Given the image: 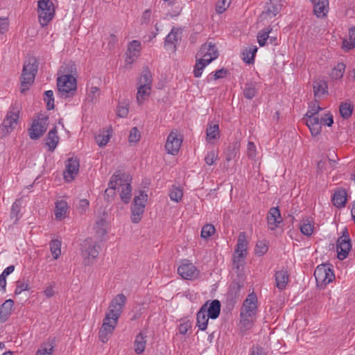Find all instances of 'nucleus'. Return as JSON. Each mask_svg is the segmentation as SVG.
Here are the masks:
<instances>
[{
	"mask_svg": "<svg viewBox=\"0 0 355 355\" xmlns=\"http://www.w3.org/2000/svg\"><path fill=\"white\" fill-rule=\"evenodd\" d=\"M38 64L35 58H30L23 67L21 76V92L24 93L28 89L35 78L37 72Z\"/></svg>",
	"mask_w": 355,
	"mask_h": 355,
	"instance_id": "1",
	"label": "nucleus"
},
{
	"mask_svg": "<svg viewBox=\"0 0 355 355\" xmlns=\"http://www.w3.org/2000/svg\"><path fill=\"white\" fill-rule=\"evenodd\" d=\"M110 186L111 188L118 187L121 200L125 204L130 202L132 197V189L128 175L124 174L123 175H113L110 180Z\"/></svg>",
	"mask_w": 355,
	"mask_h": 355,
	"instance_id": "2",
	"label": "nucleus"
},
{
	"mask_svg": "<svg viewBox=\"0 0 355 355\" xmlns=\"http://www.w3.org/2000/svg\"><path fill=\"white\" fill-rule=\"evenodd\" d=\"M57 86L62 98H67L75 94L77 80L73 75H62L58 78Z\"/></svg>",
	"mask_w": 355,
	"mask_h": 355,
	"instance_id": "3",
	"label": "nucleus"
},
{
	"mask_svg": "<svg viewBox=\"0 0 355 355\" xmlns=\"http://www.w3.org/2000/svg\"><path fill=\"white\" fill-rule=\"evenodd\" d=\"M19 114L20 110L18 107L12 106L10 108L0 126V134L2 137H6L15 128Z\"/></svg>",
	"mask_w": 355,
	"mask_h": 355,
	"instance_id": "4",
	"label": "nucleus"
},
{
	"mask_svg": "<svg viewBox=\"0 0 355 355\" xmlns=\"http://www.w3.org/2000/svg\"><path fill=\"white\" fill-rule=\"evenodd\" d=\"M314 276L318 286H324L331 282L335 275L331 266L328 263L318 265L315 270Z\"/></svg>",
	"mask_w": 355,
	"mask_h": 355,
	"instance_id": "5",
	"label": "nucleus"
},
{
	"mask_svg": "<svg viewBox=\"0 0 355 355\" xmlns=\"http://www.w3.org/2000/svg\"><path fill=\"white\" fill-rule=\"evenodd\" d=\"M55 15L54 5L51 0L38 1V15L40 25L46 26Z\"/></svg>",
	"mask_w": 355,
	"mask_h": 355,
	"instance_id": "6",
	"label": "nucleus"
},
{
	"mask_svg": "<svg viewBox=\"0 0 355 355\" xmlns=\"http://www.w3.org/2000/svg\"><path fill=\"white\" fill-rule=\"evenodd\" d=\"M80 250L84 259V264L87 266L92 264L99 253L96 243L91 238H87L83 241L81 244Z\"/></svg>",
	"mask_w": 355,
	"mask_h": 355,
	"instance_id": "7",
	"label": "nucleus"
},
{
	"mask_svg": "<svg viewBox=\"0 0 355 355\" xmlns=\"http://www.w3.org/2000/svg\"><path fill=\"white\" fill-rule=\"evenodd\" d=\"M147 200L148 195L144 191H140L139 195L134 198L131 208L132 223H137L141 220Z\"/></svg>",
	"mask_w": 355,
	"mask_h": 355,
	"instance_id": "8",
	"label": "nucleus"
},
{
	"mask_svg": "<svg viewBox=\"0 0 355 355\" xmlns=\"http://www.w3.org/2000/svg\"><path fill=\"white\" fill-rule=\"evenodd\" d=\"M126 300V297L123 293L118 294L111 301L105 316H108L110 318H112V319L118 321L123 312Z\"/></svg>",
	"mask_w": 355,
	"mask_h": 355,
	"instance_id": "9",
	"label": "nucleus"
},
{
	"mask_svg": "<svg viewBox=\"0 0 355 355\" xmlns=\"http://www.w3.org/2000/svg\"><path fill=\"white\" fill-rule=\"evenodd\" d=\"M48 122V116H44L34 120L31 128L28 129L30 138L33 140L40 138L47 129L49 125Z\"/></svg>",
	"mask_w": 355,
	"mask_h": 355,
	"instance_id": "10",
	"label": "nucleus"
},
{
	"mask_svg": "<svg viewBox=\"0 0 355 355\" xmlns=\"http://www.w3.org/2000/svg\"><path fill=\"white\" fill-rule=\"evenodd\" d=\"M182 143V137L178 134V130H172L168 135L165 149L168 154L175 155L179 153Z\"/></svg>",
	"mask_w": 355,
	"mask_h": 355,
	"instance_id": "11",
	"label": "nucleus"
},
{
	"mask_svg": "<svg viewBox=\"0 0 355 355\" xmlns=\"http://www.w3.org/2000/svg\"><path fill=\"white\" fill-rule=\"evenodd\" d=\"M258 309V300L257 295L252 292L247 296L243 301L240 310V314L247 316L255 317Z\"/></svg>",
	"mask_w": 355,
	"mask_h": 355,
	"instance_id": "12",
	"label": "nucleus"
},
{
	"mask_svg": "<svg viewBox=\"0 0 355 355\" xmlns=\"http://www.w3.org/2000/svg\"><path fill=\"white\" fill-rule=\"evenodd\" d=\"M118 321L105 316L103 324L98 331V338L103 343H105L112 335L113 331L116 327Z\"/></svg>",
	"mask_w": 355,
	"mask_h": 355,
	"instance_id": "13",
	"label": "nucleus"
},
{
	"mask_svg": "<svg viewBox=\"0 0 355 355\" xmlns=\"http://www.w3.org/2000/svg\"><path fill=\"white\" fill-rule=\"evenodd\" d=\"M218 56V52L215 44L211 42L205 43L201 46L200 51L196 54V58H201L207 61V63H211Z\"/></svg>",
	"mask_w": 355,
	"mask_h": 355,
	"instance_id": "14",
	"label": "nucleus"
},
{
	"mask_svg": "<svg viewBox=\"0 0 355 355\" xmlns=\"http://www.w3.org/2000/svg\"><path fill=\"white\" fill-rule=\"evenodd\" d=\"M352 248L351 241L348 234H343L339 237L336 243V251L338 258L340 260L345 259Z\"/></svg>",
	"mask_w": 355,
	"mask_h": 355,
	"instance_id": "15",
	"label": "nucleus"
},
{
	"mask_svg": "<svg viewBox=\"0 0 355 355\" xmlns=\"http://www.w3.org/2000/svg\"><path fill=\"white\" fill-rule=\"evenodd\" d=\"M79 160L78 159L69 158L66 162L65 171H64V178L67 182L72 181L79 171Z\"/></svg>",
	"mask_w": 355,
	"mask_h": 355,
	"instance_id": "16",
	"label": "nucleus"
},
{
	"mask_svg": "<svg viewBox=\"0 0 355 355\" xmlns=\"http://www.w3.org/2000/svg\"><path fill=\"white\" fill-rule=\"evenodd\" d=\"M178 274L185 279H194L198 276V270L192 263H184L178 268Z\"/></svg>",
	"mask_w": 355,
	"mask_h": 355,
	"instance_id": "17",
	"label": "nucleus"
},
{
	"mask_svg": "<svg viewBox=\"0 0 355 355\" xmlns=\"http://www.w3.org/2000/svg\"><path fill=\"white\" fill-rule=\"evenodd\" d=\"M268 227L275 230L282 223V218L278 207H271L267 216Z\"/></svg>",
	"mask_w": 355,
	"mask_h": 355,
	"instance_id": "18",
	"label": "nucleus"
},
{
	"mask_svg": "<svg viewBox=\"0 0 355 355\" xmlns=\"http://www.w3.org/2000/svg\"><path fill=\"white\" fill-rule=\"evenodd\" d=\"M282 6V0H268L266 3L263 15L272 18L281 11Z\"/></svg>",
	"mask_w": 355,
	"mask_h": 355,
	"instance_id": "19",
	"label": "nucleus"
},
{
	"mask_svg": "<svg viewBox=\"0 0 355 355\" xmlns=\"http://www.w3.org/2000/svg\"><path fill=\"white\" fill-rule=\"evenodd\" d=\"M203 305H206L205 313L210 319L215 320L219 316L221 305L218 300H214L211 302L209 300L206 301Z\"/></svg>",
	"mask_w": 355,
	"mask_h": 355,
	"instance_id": "20",
	"label": "nucleus"
},
{
	"mask_svg": "<svg viewBox=\"0 0 355 355\" xmlns=\"http://www.w3.org/2000/svg\"><path fill=\"white\" fill-rule=\"evenodd\" d=\"M313 12L318 17H324L329 11V0H311Z\"/></svg>",
	"mask_w": 355,
	"mask_h": 355,
	"instance_id": "21",
	"label": "nucleus"
},
{
	"mask_svg": "<svg viewBox=\"0 0 355 355\" xmlns=\"http://www.w3.org/2000/svg\"><path fill=\"white\" fill-rule=\"evenodd\" d=\"M275 277L276 286L279 290H284L289 280V274L287 269L283 268L282 270L277 271Z\"/></svg>",
	"mask_w": 355,
	"mask_h": 355,
	"instance_id": "22",
	"label": "nucleus"
},
{
	"mask_svg": "<svg viewBox=\"0 0 355 355\" xmlns=\"http://www.w3.org/2000/svg\"><path fill=\"white\" fill-rule=\"evenodd\" d=\"M59 137L58 136L57 127L54 126L48 132L45 145L48 146L49 150L53 152L58 146Z\"/></svg>",
	"mask_w": 355,
	"mask_h": 355,
	"instance_id": "23",
	"label": "nucleus"
},
{
	"mask_svg": "<svg viewBox=\"0 0 355 355\" xmlns=\"http://www.w3.org/2000/svg\"><path fill=\"white\" fill-rule=\"evenodd\" d=\"M205 306L206 305H202L196 314V327L201 331H205L207 329L209 318L207 313H205Z\"/></svg>",
	"mask_w": 355,
	"mask_h": 355,
	"instance_id": "24",
	"label": "nucleus"
},
{
	"mask_svg": "<svg viewBox=\"0 0 355 355\" xmlns=\"http://www.w3.org/2000/svg\"><path fill=\"white\" fill-rule=\"evenodd\" d=\"M14 305V302L12 300H6L1 306H0V322H5L10 315H11L12 309Z\"/></svg>",
	"mask_w": 355,
	"mask_h": 355,
	"instance_id": "25",
	"label": "nucleus"
},
{
	"mask_svg": "<svg viewBox=\"0 0 355 355\" xmlns=\"http://www.w3.org/2000/svg\"><path fill=\"white\" fill-rule=\"evenodd\" d=\"M331 201L333 205L338 208L345 207L347 202L346 191L345 189L336 191L332 196Z\"/></svg>",
	"mask_w": 355,
	"mask_h": 355,
	"instance_id": "26",
	"label": "nucleus"
},
{
	"mask_svg": "<svg viewBox=\"0 0 355 355\" xmlns=\"http://www.w3.org/2000/svg\"><path fill=\"white\" fill-rule=\"evenodd\" d=\"M153 78L150 71L148 67L144 68L138 79V87H152Z\"/></svg>",
	"mask_w": 355,
	"mask_h": 355,
	"instance_id": "27",
	"label": "nucleus"
},
{
	"mask_svg": "<svg viewBox=\"0 0 355 355\" xmlns=\"http://www.w3.org/2000/svg\"><path fill=\"white\" fill-rule=\"evenodd\" d=\"M69 207L67 202L63 200L55 202V217L56 220H61L67 216Z\"/></svg>",
	"mask_w": 355,
	"mask_h": 355,
	"instance_id": "28",
	"label": "nucleus"
},
{
	"mask_svg": "<svg viewBox=\"0 0 355 355\" xmlns=\"http://www.w3.org/2000/svg\"><path fill=\"white\" fill-rule=\"evenodd\" d=\"M248 244L245 233L241 232L237 240L235 253L237 254H242V256L245 257Z\"/></svg>",
	"mask_w": 355,
	"mask_h": 355,
	"instance_id": "29",
	"label": "nucleus"
},
{
	"mask_svg": "<svg viewBox=\"0 0 355 355\" xmlns=\"http://www.w3.org/2000/svg\"><path fill=\"white\" fill-rule=\"evenodd\" d=\"M255 317L240 314V331L243 334L249 331L254 325Z\"/></svg>",
	"mask_w": 355,
	"mask_h": 355,
	"instance_id": "30",
	"label": "nucleus"
},
{
	"mask_svg": "<svg viewBox=\"0 0 355 355\" xmlns=\"http://www.w3.org/2000/svg\"><path fill=\"white\" fill-rule=\"evenodd\" d=\"M146 336H144L141 333L137 335L134 342L135 352L136 354H141L144 352L146 345Z\"/></svg>",
	"mask_w": 355,
	"mask_h": 355,
	"instance_id": "31",
	"label": "nucleus"
},
{
	"mask_svg": "<svg viewBox=\"0 0 355 355\" xmlns=\"http://www.w3.org/2000/svg\"><path fill=\"white\" fill-rule=\"evenodd\" d=\"M112 131L110 130L100 131V132L95 136V141L100 147L105 146L110 139Z\"/></svg>",
	"mask_w": 355,
	"mask_h": 355,
	"instance_id": "32",
	"label": "nucleus"
},
{
	"mask_svg": "<svg viewBox=\"0 0 355 355\" xmlns=\"http://www.w3.org/2000/svg\"><path fill=\"white\" fill-rule=\"evenodd\" d=\"M258 49L257 46L252 45L248 48H246L242 55H243V60L247 64H251L254 62V55L257 53Z\"/></svg>",
	"mask_w": 355,
	"mask_h": 355,
	"instance_id": "33",
	"label": "nucleus"
},
{
	"mask_svg": "<svg viewBox=\"0 0 355 355\" xmlns=\"http://www.w3.org/2000/svg\"><path fill=\"white\" fill-rule=\"evenodd\" d=\"M300 229L301 232L307 236H310L313 232V225L309 218L302 219Z\"/></svg>",
	"mask_w": 355,
	"mask_h": 355,
	"instance_id": "34",
	"label": "nucleus"
},
{
	"mask_svg": "<svg viewBox=\"0 0 355 355\" xmlns=\"http://www.w3.org/2000/svg\"><path fill=\"white\" fill-rule=\"evenodd\" d=\"M178 33H179V29L173 28L172 30L171 31V32L168 34V35L165 38L164 45L168 46L170 44H171V45L173 44L174 45L173 49H176L175 43L178 40Z\"/></svg>",
	"mask_w": 355,
	"mask_h": 355,
	"instance_id": "35",
	"label": "nucleus"
},
{
	"mask_svg": "<svg viewBox=\"0 0 355 355\" xmlns=\"http://www.w3.org/2000/svg\"><path fill=\"white\" fill-rule=\"evenodd\" d=\"M349 40H344L343 42V48L348 51L355 47V27L349 30Z\"/></svg>",
	"mask_w": 355,
	"mask_h": 355,
	"instance_id": "36",
	"label": "nucleus"
},
{
	"mask_svg": "<svg viewBox=\"0 0 355 355\" xmlns=\"http://www.w3.org/2000/svg\"><path fill=\"white\" fill-rule=\"evenodd\" d=\"M152 87H138L137 93V101L141 104L150 96Z\"/></svg>",
	"mask_w": 355,
	"mask_h": 355,
	"instance_id": "37",
	"label": "nucleus"
},
{
	"mask_svg": "<svg viewBox=\"0 0 355 355\" xmlns=\"http://www.w3.org/2000/svg\"><path fill=\"white\" fill-rule=\"evenodd\" d=\"M49 245L53 259H58L61 254V241L58 239H53L50 242Z\"/></svg>",
	"mask_w": 355,
	"mask_h": 355,
	"instance_id": "38",
	"label": "nucleus"
},
{
	"mask_svg": "<svg viewBox=\"0 0 355 355\" xmlns=\"http://www.w3.org/2000/svg\"><path fill=\"white\" fill-rule=\"evenodd\" d=\"M257 94V89L255 84L247 83L243 89V96L245 98L252 99Z\"/></svg>",
	"mask_w": 355,
	"mask_h": 355,
	"instance_id": "39",
	"label": "nucleus"
},
{
	"mask_svg": "<svg viewBox=\"0 0 355 355\" xmlns=\"http://www.w3.org/2000/svg\"><path fill=\"white\" fill-rule=\"evenodd\" d=\"M196 59V63L193 69V74L196 78H198L201 76L203 69L209 63H207V62L205 61L204 59L201 58H198Z\"/></svg>",
	"mask_w": 355,
	"mask_h": 355,
	"instance_id": "40",
	"label": "nucleus"
},
{
	"mask_svg": "<svg viewBox=\"0 0 355 355\" xmlns=\"http://www.w3.org/2000/svg\"><path fill=\"white\" fill-rule=\"evenodd\" d=\"M345 69V65L343 63H338L331 71L330 76L332 78L338 80L343 76Z\"/></svg>",
	"mask_w": 355,
	"mask_h": 355,
	"instance_id": "41",
	"label": "nucleus"
},
{
	"mask_svg": "<svg viewBox=\"0 0 355 355\" xmlns=\"http://www.w3.org/2000/svg\"><path fill=\"white\" fill-rule=\"evenodd\" d=\"M207 139L208 141H211L213 139H216L217 137L219 135V126L218 124H214L213 125H210L209 127L207 128Z\"/></svg>",
	"mask_w": 355,
	"mask_h": 355,
	"instance_id": "42",
	"label": "nucleus"
},
{
	"mask_svg": "<svg viewBox=\"0 0 355 355\" xmlns=\"http://www.w3.org/2000/svg\"><path fill=\"white\" fill-rule=\"evenodd\" d=\"M94 230L97 234L101 236H104L107 233L106 221L104 218H101L96 221Z\"/></svg>",
	"mask_w": 355,
	"mask_h": 355,
	"instance_id": "43",
	"label": "nucleus"
},
{
	"mask_svg": "<svg viewBox=\"0 0 355 355\" xmlns=\"http://www.w3.org/2000/svg\"><path fill=\"white\" fill-rule=\"evenodd\" d=\"M271 30V28L268 27L259 32L257 35V41L260 46H263L266 44V40L269 39V33H270Z\"/></svg>",
	"mask_w": 355,
	"mask_h": 355,
	"instance_id": "44",
	"label": "nucleus"
},
{
	"mask_svg": "<svg viewBox=\"0 0 355 355\" xmlns=\"http://www.w3.org/2000/svg\"><path fill=\"white\" fill-rule=\"evenodd\" d=\"M128 51L130 54L138 57L141 51V43L138 40H132L128 45Z\"/></svg>",
	"mask_w": 355,
	"mask_h": 355,
	"instance_id": "45",
	"label": "nucleus"
},
{
	"mask_svg": "<svg viewBox=\"0 0 355 355\" xmlns=\"http://www.w3.org/2000/svg\"><path fill=\"white\" fill-rule=\"evenodd\" d=\"M100 96V90L98 87L92 86L87 95V100L90 103H96Z\"/></svg>",
	"mask_w": 355,
	"mask_h": 355,
	"instance_id": "46",
	"label": "nucleus"
},
{
	"mask_svg": "<svg viewBox=\"0 0 355 355\" xmlns=\"http://www.w3.org/2000/svg\"><path fill=\"white\" fill-rule=\"evenodd\" d=\"M353 107L347 103H343L340 105V113L343 118L348 119L352 114Z\"/></svg>",
	"mask_w": 355,
	"mask_h": 355,
	"instance_id": "47",
	"label": "nucleus"
},
{
	"mask_svg": "<svg viewBox=\"0 0 355 355\" xmlns=\"http://www.w3.org/2000/svg\"><path fill=\"white\" fill-rule=\"evenodd\" d=\"M54 345L53 343L43 344L40 348L37 349L35 355H52L53 352Z\"/></svg>",
	"mask_w": 355,
	"mask_h": 355,
	"instance_id": "48",
	"label": "nucleus"
},
{
	"mask_svg": "<svg viewBox=\"0 0 355 355\" xmlns=\"http://www.w3.org/2000/svg\"><path fill=\"white\" fill-rule=\"evenodd\" d=\"M44 100L46 102L47 110H51L54 109V97L52 90H47L44 92Z\"/></svg>",
	"mask_w": 355,
	"mask_h": 355,
	"instance_id": "49",
	"label": "nucleus"
},
{
	"mask_svg": "<svg viewBox=\"0 0 355 355\" xmlns=\"http://www.w3.org/2000/svg\"><path fill=\"white\" fill-rule=\"evenodd\" d=\"M268 250V246L266 242L265 241H259L256 244L254 252L257 255L262 256L267 252Z\"/></svg>",
	"mask_w": 355,
	"mask_h": 355,
	"instance_id": "50",
	"label": "nucleus"
},
{
	"mask_svg": "<svg viewBox=\"0 0 355 355\" xmlns=\"http://www.w3.org/2000/svg\"><path fill=\"white\" fill-rule=\"evenodd\" d=\"M183 196V191L178 187H173L170 191L169 196L171 200L179 202Z\"/></svg>",
	"mask_w": 355,
	"mask_h": 355,
	"instance_id": "51",
	"label": "nucleus"
},
{
	"mask_svg": "<svg viewBox=\"0 0 355 355\" xmlns=\"http://www.w3.org/2000/svg\"><path fill=\"white\" fill-rule=\"evenodd\" d=\"M21 204V200L17 199L12 205L10 217L12 218H15L16 220L19 219V214L20 212Z\"/></svg>",
	"mask_w": 355,
	"mask_h": 355,
	"instance_id": "52",
	"label": "nucleus"
},
{
	"mask_svg": "<svg viewBox=\"0 0 355 355\" xmlns=\"http://www.w3.org/2000/svg\"><path fill=\"white\" fill-rule=\"evenodd\" d=\"M216 232L215 227L211 224H207L204 225L201 230V236L204 239H207L212 236Z\"/></svg>",
	"mask_w": 355,
	"mask_h": 355,
	"instance_id": "53",
	"label": "nucleus"
},
{
	"mask_svg": "<svg viewBox=\"0 0 355 355\" xmlns=\"http://www.w3.org/2000/svg\"><path fill=\"white\" fill-rule=\"evenodd\" d=\"M141 138V133L137 127H134L131 129L128 141L130 143H137Z\"/></svg>",
	"mask_w": 355,
	"mask_h": 355,
	"instance_id": "54",
	"label": "nucleus"
},
{
	"mask_svg": "<svg viewBox=\"0 0 355 355\" xmlns=\"http://www.w3.org/2000/svg\"><path fill=\"white\" fill-rule=\"evenodd\" d=\"M29 286L27 282L24 280H18L16 282V288L15 291V295H19L22 291H28Z\"/></svg>",
	"mask_w": 355,
	"mask_h": 355,
	"instance_id": "55",
	"label": "nucleus"
},
{
	"mask_svg": "<svg viewBox=\"0 0 355 355\" xmlns=\"http://www.w3.org/2000/svg\"><path fill=\"white\" fill-rule=\"evenodd\" d=\"M217 159L218 153L214 150L209 151L205 157V162L209 166L213 165L214 162Z\"/></svg>",
	"mask_w": 355,
	"mask_h": 355,
	"instance_id": "56",
	"label": "nucleus"
},
{
	"mask_svg": "<svg viewBox=\"0 0 355 355\" xmlns=\"http://www.w3.org/2000/svg\"><path fill=\"white\" fill-rule=\"evenodd\" d=\"M322 123H318L315 124H306V125L309 127L310 130L311 135L313 137H315L320 134L322 131Z\"/></svg>",
	"mask_w": 355,
	"mask_h": 355,
	"instance_id": "57",
	"label": "nucleus"
},
{
	"mask_svg": "<svg viewBox=\"0 0 355 355\" xmlns=\"http://www.w3.org/2000/svg\"><path fill=\"white\" fill-rule=\"evenodd\" d=\"M245 257L242 256V254H239L237 256L234 257L233 259V266L238 270L243 268L244 263Z\"/></svg>",
	"mask_w": 355,
	"mask_h": 355,
	"instance_id": "58",
	"label": "nucleus"
},
{
	"mask_svg": "<svg viewBox=\"0 0 355 355\" xmlns=\"http://www.w3.org/2000/svg\"><path fill=\"white\" fill-rule=\"evenodd\" d=\"M230 5V1L228 0H222L218 1L216 7V12L221 14L224 12L226 9L228 8Z\"/></svg>",
	"mask_w": 355,
	"mask_h": 355,
	"instance_id": "59",
	"label": "nucleus"
},
{
	"mask_svg": "<svg viewBox=\"0 0 355 355\" xmlns=\"http://www.w3.org/2000/svg\"><path fill=\"white\" fill-rule=\"evenodd\" d=\"M303 119L305 121L306 124H315L322 123V118L319 119L318 115L306 116L304 115Z\"/></svg>",
	"mask_w": 355,
	"mask_h": 355,
	"instance_id": "60",
	"label": "nucleus"
},
{
	"mask_svg": "<svg viewBox=\"0 0 355 355\" xmlns=\"http://www.w3.org/2000/svg\"><path fill=\"white\" fill-rule=\"evenodd\" d=\"M129 112L128 104H121L117 107V114L120 117H125Z\"/></svg>",
	"mask_w": 355,
	"mask_h": 355,
	"instance_id": "61",
	"label": "nucleus"
},
{
	"mask_svg": "<svg viewBox=\"0 0 355 355\" xmlns=\"http://www.w3.org/2000/svg\"><path fill=\"white\" fill-rule=\"evenodd\" d=\"M313 92L315 96L324 94L325 89L323 84L320 83H315L313 84Z\"/></svg>",
	"mask_w": 355,
	"mask_h": 355,
	"instance_id": "62",
	"label": "nucleus"
},
{
	"mask_svg": "<svg viewBox=\"0 0 355 355\" xmlns=\"http://www.w3.org/2000/svg\"><path fill=\"white\" fill-rule=\"evenodd\" d=\"M191 328V323L189 321H187L180 324L179 331L180 334L185 335L189 329Z\"/></svg>",
	"mask_w": 355,
	"mask_h": 355,
	"instance_id": "63",
	"label": "nucleus"
},
{
	"mask_svg": "<svg viewBox=\"0 0 355 355\" xmlns=\"http://www.w3.org/2000/svg\"><path fill=\"white\" fill-rule=\"evenodd\" d=\"M250 355H267L264 349L258 345L253 346L250 349Z\"/></svg>",
	"mask_w": 355,
	"mask_h": 355,
	"instance_id": "64",
	"label": "nucleus"
}]
</instances>
